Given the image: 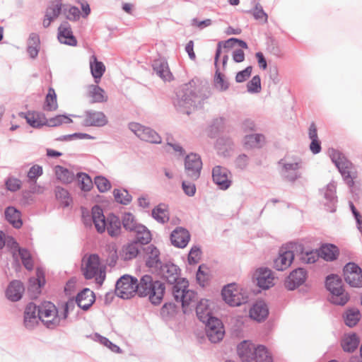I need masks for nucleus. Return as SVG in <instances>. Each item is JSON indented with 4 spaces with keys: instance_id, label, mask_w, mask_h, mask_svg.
I'll use <instances>...</instances> for the list:
<instances>
[{
    "instance_id": "obj_1",
    "label": "nucleus",
    "mask_w": 362,
    "mask_h": 362,
    "mask_svg": "<svg viewBox=\"0 0 362 362\" xmlns=\"http://www.w3.org/2000/svg\"><path fill=\"white\" fill-rule=\"evenodd\" d=\"M328 153L332 162L338 169L351 193L358 197L360 187L356 181L358 173L354 163L342 152L335 148H329Z\"/></svg>"
},
{
    "instance_id": "obj_2",
    "label": "nucleus",
    "mask_w": 362,
    "mask_h": 362,
    "mask_svg": "<svg viewBox=\"0 0 362 362\" xmlns=\"http://www.w3.org/2000/svg\"><path fill=\"white\" fill-rule=\"evenodd\" d=\"M141 250L144 254V258H146V267H154L157 269L158 268V250L153 245L143 247L132 240L123 247V252L125 253L124 259L129 260L136 257Z\"/></svg>"
},
{
    "instance_id": "obj_3",
    "label": "nucleus",
    "mask_w": 362,
    "mask_h": 362,
    "mask_svg": "<svg viewBox=\"0 0 362 362\" xmlns=\"http://www.w3.org/2000/svg\"><path fill=\"white\" fill-rule=\"evenodd\" d=\"M325 288L330 293L329 300L334 305L343 306L350 299V295L344 288L342 279L338 274H332L326 277Z\"/></svg>"
},
{
    "instance_id": "obj_4",
    "label": "nucleus",
    "mask_w": 362,
    "mask_h": 362,
    "mask_svg": "<svg viewBox=\"0 0 362 362\" xmlns=\"http://www.w3.org/2000/svg\"><path fill=\"white\" fill-rule=\"evenodd\" d=\"M189 281L186 278L180 279V282L172 286L171 291L175 300L180 302L182 311L187 314L192 309L189 307L193 303L192 307L195 306V301L197 293L188 288Z\"/></svg>"
},
{
    "instance_id": "obj_5",
    "label": "nucleus",
    "mask_w": 362,
    "mask_h": 362,
    "mask_svg": "<svg viewBox=\"0 0 362 362\" xmlns=\"http://www.w3.org/2000/svg\"><path fill=\"white\" fill-rule=\"evenodd\" d=\"M180 268L173 262L169 261L163 264L160 260V279L165 281L161 282L160 281V303L163 298L162 296L165 291V283H167L172 287L174 284L180 282L181 279L180 278Z\"/></svg>"
},
{
    "instance_id": "obj_6",
    "label": "nucleus",
    "mask_w": 362,
    "mask_h": 362,
    "mask_svg": "<svg viewBox=\"0 0 362 362\" xmlns=\"http://www.w3.org/2000/svg\"><path fill=\"white\" fill-rule=\"evenodd\" d=\"M223 300L230 306L237 307L248 302L249 296L235 283L224 286L221 291Z\"/></svg>"
},
{
    "instance_id": "obj_7",
    "label": "nucleus",
    "mask_w": 362,
    "mask_h": 362,
    "mask_svg": "<svg viewBox=\"0 0 362 362\" xmlns=\"http://www.w3.org/2000/svg\"><path fill=\"white\" fill-rule=\"evenodd\" d=\"M198 88L194 80L185 83L176 93L175 106L189 107L194 106L198 98Z\"/></svg>"
},
{
    "instance_id": "obj_8",
    "label": "nucleus",
    "mask_w": 362,
    "mask_h": 362,
    "mask_svg": "<svg viewBox=\"0 0 362 362\" xmlns=\"http://www.w3.org/2000/svg\"><path fill=\"white\" fill-rule=\"evenodd\" d=\"M38 308V317L40 320L49 329H54L60 325L59 310L52 302H45Z\"/></svg>"
},
{
    "instance_id": "obj_9",
    "label": "nucleus",
    "mask_w": 362,
    "mask_h": 362,
    "mask_svg": "<svg viewBox=\"0 0 362 362\" xmlns=\"http://www.w3.org/2000/svg\"><path fill=\"white\" fill-rule=\"evenodd\" d=\"M158 284V280L153 281L151 275H144L139 282H136V293L140 297L148 296L150 302L157 305H158V295H156V284Z\"/></svg>"
},
{
    "instance_id": "obj_10",
    "label": "nucleus",
    "mask_w": 362,
    "mask_h": 362,
    "mask_svg": "<svg viewBox=\"0 0 362 362\" xmlns=\"http://www.w3.org/2000/svg\"><path fill=\"white\" fill-rule=\"evenodd\" d=\"M137 279L129 274L120 276L115 284V294L122 299H129L136 293Z\"/></svg>"
},
{
    "instance_id": "obj_11",
    "label": "nucleus",
    "mask_w": 362,
    "mask_h": 362,
    "mask_svg": "<svg viewBox=\"0 0 362 362\" xmlns=\"http://www.w3.org/2000/svg\"><path fill=\"white\" fill-rule=\"evenodd\" d=\"M205 324L206 337L211 343H218L221 341L225 334L222 321L216 317L208 318Z\"/></svg>"
},
{
    "instance_id": "obj_12",
    "label": "nucleus",
    "mask_w": 362,
    "mask_h": 362,
    "mask_svg": "<svg viewBox=\"0 0 362 362\" xmlns=\"http://www.w3.org/2000/svg\"><path fill=\"white\" fill-rule=\"evenodd\" d=\"M344 281L354 288L362 287V269L355 262H349L343 268Z\"/></svg>"
},
{
    "instance_id": "obj_13",
    "label": "nucleus",
    "mask_w": 362,
    "mask_h": 362,
    "mask_svg": "<svg viewBox=\"0 0 362 362\" xmlns=\"http://www.w3.org/2000/svg\"><path fill=\"white\" fill-rule=\"evenodd\" d=\"M202 168L201 157L197 153H191L185 158V170L187 175L193 181L199 178Z\"/></svg>"
},
{
    "instance_id": "obj_14",
    "label": "nucleus",
    "mask_w": 362,
    "mask_h": 362,
    "mask_svg": "<svg viewBox=\"0 0 362 362\" xmlns=\"http://www.w3.org/2000/svg\"><path fill=\"white\" fill-rule=\"evenodd\" d=\"M129 129L141 140L152 144H158V134L150 127L138 122H129Z\"/></svg>"
},
{
    "instance_id": "obj_15",
    "label": "nucleus",
    "mask_w": 362,
    "mask_h": 362,
    "mask_svg": "<svg viewBox=\"0 0 362 362\" xmlns=\"http://www.w3.org/2000/svg\"><path fill=\"white\" fill-rule=\"evenodd\" d=\"M230 172L225 167L216 165L212 169L213 182L219 189L226 190L230 187L232 180L230 179Z\"/></svg>"
},
{
    "instance_id": "obj_16",
    "label": "nucleus",
    "mask_w": 362,
    "mask_h": 362,
    "mask_svg": "<svg viewBox=\"0 0 362 362\" xmlns=\"http://www.w3.org/2000/svg\"><path fill=\"white\" fill-rule=\"evenodd\" d=\"M84 119L81 123L86 127H103L108 123V119L103 112L88 110L84 112Z\"/></svg>"
},
{
    "instance_id": "obj_17",
    "label": "nucleus",
    "mask_w": 362,
    "mask_h": 362,
    "mask_svg": "<svg viewBox=\"0 0 362 362\" xmlns=\"http://www.w3.org/2000/svg\"><path fill=\"white\" fill-rule=\"evenodd\" d=\"M252 279L257 281L258 287L263 290L269 289L274 285L272 272L267 267H260L256 269L252 275Z\"/></svg>"
},
{
    "instance_id": "obj_18",
    "label": "nucleus",
    "mask_w": 362,
    "mask_h": 362,
    "mask_svg": "<svg viewBox=\"0 0 362 362\" xmlns=\"http://www.w3.org/2000/svg\"><path fill=\"white\" fill-rule=\"evenodd\" d=\"M170 239L174 247L183 249L188 245L191 235L187 228L177 226L171 232Z\"/></svg>"
},
{
    "instance_id": "obj_19",
    "label": "nucleus",
    "mask_w": 362,
    "mask_h": 362,
    "mask_svg": "<svg viewBox=\"0 0 362 362\" xmlns=\"http://www.w3.org/2000/svg\"><path fill=\"white\" fill-rule=\"evenodd\" d=\"M307 271L301 267L293 269L284 281L285 288L293 291L302 285L306 280Z\"/></svg>"
},
{
    "instance_id": "obj_20",
    "label": "nucleus",
    "mask_w": 362,
    "mask_h": 362,
    "mask_svg": "<svg viewBox=\"0 0 362 362\" xmlns=\"http://www.w3.org/2000/svg\"><path fill=\"white\" fill-rule=\"evenodd\" d=\"M20 117L26 120V122L33 128L40 129L47 124H44L48 120L45 114L42 112L29 110L26 112H21L18 113Z\"/></svg>"
},
{
    "instance_id": "obj_21",
    "label": "nucleus",
    "mask_w": 362,
    "mask_h": 362,
    "mask_svg": "<svg viewBox=\"0 0 362 362\" xmlns=\"http://www.w3.org/2000/svg\"><path fill=\"white\" fill-rule=\"evenodd\" d=\"M294 259V253L287 247H281L279 251V256L274 260V268L278 271L286 269Z\"/></svg>"
},
{
    "instance_id": "obj_22",
    "label": "nucleus",
    "mask_w": 362,
    "mask_h": 362,
    "mask_svg": "<svg viewBox=\"0 0 362 362\" xmlns=\"http://www.w3.org/2000/svg\"><path fill=\"white\" fill-rule=\"evenodd\" d=\"M57 38L62 44L73 47L77 45V40L74 35L71 25L67 21H64L59 26Z\"/></svg>"
},
{
    "instance_id": "obj_23",
    "label": "nucleus",
    "mask_w": 362,
    "mask_h": 362,
    "mask_svg": "<svg viewBox=\"0 0 362 362\" xmlns=\"http://www.w3.org/2000/svg\"><path fill=\"white\" fill-rule=\"evenodd\" d=\"M95 294L88 288L80 291L75 297L76 305L83 310L87 311L95 302Z\"/></svg>"
},
{
    "instance_id": "obj_24",
    "label": "nucleus",
    "mask_w": 362,
    "mask_h": 362,
    "mask_svg": "<svg viewBox=\"0 0 362 362\" xmlns=\"http://www.w3.org/2000/svg\"><path fill=\"white\" fill-rule=\"evenodd\" d=\"M38 308L33 303L30 302L25 308L23 315V325L28 329H33L38 325Z\"/></svg>"
},
{
    "instance_id": "obj_25",
    "label": "nucleus",
    "mask_w": 362,
    "mask_h": 362,
    "mask_svg": "<svg viewBox=\"0 0 362 362\" xmlns=\"http://www.w3.org/2000/svg\"><path fill=\"white\" fill-rule=\"evenodd\" d=\"M105 230L111 238H117L122 234V223L119 217L113 213H110L107 216V221L104 224Z\"/></svg>"
},
{
    "instance_id": "obj_26",
    "label": "nucleus",
    "mask_w": 362,
    "mask_h": 362,
    "mask_svg": "<svg viewBox=\"0 0 362 362\" xmlns=\"http://www.w3.org/2000/svg\"><path fill=\"white\" fill-rule=\"evenodd\" d=\"M337 185L332 181L327 185L324 193V197L327 200L325 204V209L327 211L334 213L337 209V197L336 195Z\"/></svg>"
},
{
    "instance_id": "obj_27",
    "label": "nucleus",
    "mask_w": 362,
    "mask_h": 362,
    "mask_svg": "<svg viewBox=\"0 0 362 362\" xmlns=\"http://www.w3.org/2000/svg\"><path fill=\"white\" fill-rule=\"evenodd\" d=\"M25 291L23 284L19 280L11 281L5 292L6 298L12 302H17L22 298Z\"/></svg>"
},
{
    "instance_id": "obj_28",
    "label": "nucleus",
    "mask_w": 362,
    "mask_h": 362,
    "mask_svg": "<svg viewBox=\"0 0 362 362\" xmlns=\"http://www.w3.org/2000/svg\"><path fill=\"white\" fill-rule=\"evenodd\" d=\"M269 315L267 305L264 301L255 303L250 310V316L257 322H264Z\"/></svg>"
},
{
    "instance_id": "obj_29",
    "label": "nucleus",
    "mask_w": 362,
    "mask_h": 362,
    "mask_svg": "<svg viewBox=\"0 0 362 362\" xmlns=\"http://www.w3.org/2000/svg\"><path fill=\"white\" fill-rule=\"evenodd\" d=\"M131 233L134 234L132 240L134 243H139L140 246L148 245L152 239L151 231L143 224L138 226L137 228Z\"/></svg>"
},
{
    "instance_id": "obj_30",
    "label": "nucleus",
    "mask_w": 362,
    "mask_h": 362,
    "mask_svg": "<svg viewBox=\"0 0 362 362\" xmlns=\"http://www.w3.org/2000/svg\"><path fill=\"white\" fill-rule=\"evenodd\" d=\"M91 214L97 232L100 234L103 233L105 231L104 224L107 221V217L105 216L103 209L98 205H95L92 208Z\"/></svg>"
},
{
    "instance_id": "obj_31",
    "label": "nucleus",
    "mask_w": 362,
    "mask_h": 362,
    "mask_svg": "<svg viewBox=\"0 0 362 362\" xmlns=\"http://www.w3.org/2000/svg\"><path fill=\"white\" fill-rule=\"evenodd\" d=\"M321 258L327 262L336 260L339 255V247L332 243H325L319 248Z\"/></svg>"
},
{
    "instance_id": "obj_32",
    "label": "nucleus",
    "mask_w": 362,
    "mask_h": 362,
    "mask_svg": "<svg viewBox=\"0 0 362 362\" xmlns=\"http://www.w3.org/2000/svg\"><path fill=\"white\" fill-rule=\"evenodd\" d=\"M196 314L199 321L204 322L208 318L214 317L209 307V300L202 298L196 304Z\"/></svg>"
},
{
    "instance_id": "obj_33",
    "label": "nucleus",
    "mask_w": 362,
    "mask_h": 362,
    "mask_svg": "<svg viewBox=\"0 0 362 362\" xmlns=\"http://www.w3.org/2000/svg\"><path fill=\"white\" fill-rule=\"evenodd\" d=\"M90 69L94 82L97 84L99 83L105 71L104 64L98 61L95 55H92L90 60Z\"/></svg>"
},
{
    "instance_id": "obj_34",
    "label": "nucleus",
    "mask_w": 362,
    "mask_h": 362,
    "mask_svg": "<svg viewBox=\"0 0 362 362\" xmlns=\"http://www.w3.org/2000/svg\"><path fill=\"white\" fill-rule=\"evenodd\" d=\"M5 218L13 226V228L19 229L23 226L21 213L14 206H8L5 209Z\"/></svg>"
},
{
    "instance_id": "obj_35",
    "label": "nucleus",
    "mask_w": 362,
    "mask_h": 362,
    "mask_svg": "<svg viewBox=\"0 0 362 362\" xmlns=\"http://www.w3.org/2000/svg\"><path fill=\"white\" fill-rule=\"evenodd\" d=\"M265 143L262 134H251L244 136L243 144L245 148H261Z\"/></svg>"
},
{
    "instance_id": "obj_36",
    "label": "nucleus",
    "mask_w": 362,
    "mask_h": 362,
    "mask_svg": "<svg viewBox=\"0 0 362 362\" xmlns=\"http://www.w3.org/2000/svg\"><path fill=\"white\" fill-rule=\"evenodd\" d=\"M99 257L98 255H91L88 258L85 269L83 271V276L86 279L90 280L96 276L98 272Z\"/></svg>"
},
{
    "instance_id": "obj_37",
    "label": "nucleus",
    "mask_w": 362,
    "mask_h": 362,
    "mask_svg": "<svg viewBox=\"0 0 362 362\" xmlns=\"http://www.w3.org/2000/svg\"><path fill=\"white\" fill-rule=\"evenodd\" d=\"M253 351H256V348L246 341L241 342L238 346V354L243 362H250L253 360L255 355Z\"/></svg>"
},
{
    "instance_id": "obj_38",
    "label": "nucleus",
    "mask_w": 362,
    "mask_h": 362,
    "mask_svg": "<svg viewBox=\"0 0 362 362\" xmlns=\"http://www.w3.org/2000/svg\"><path fill=\"white\" fill-rule=\"evenodd\" d=\"M27 44V52L29 57L33 59H35L40 49V39L39 35L36 33H30Z\"/></svg>"
},
{
    "instance_id": "obj_39",
    "label": "nucleus",
    "mask_w": 362,
    "mask_h": 362,
    "mask_svg": "<svg viewBox=\"0 0 362 362\" xmlns=\"http://www.w3.org/2000/svg\"><path fill=\"white\" fill-rule=\"evenodd\" d=\"M359 338L356 333H351L345 336L341 340V346L344 352L353 353L359 345Z\"/></svg>"
},
{
    "instance_id": "obj_40",
    "label": "nucleus",
    "mask_w": 362,
    "mask_h": 362,
    "mask_svg": "<svg viewBox=\"0 0 362 362\" xmlns=\"http://www.w3.org/2000/svg\"><path fill=\"white\" fill-rule=\"evenodd\" d=\"M283 168L287 173L284 178L288 182L293 183L301 176L300 173L298 172L300 168V163L298 162L284 163Z\"/></svg>"
},
{
    "instance_id": "obj_41",
    "label": "nucleus",
    "mask_w": 362,
    "mask_h": 362,
    "mask_svg": "<svg viewBox=\"0 0 362 362\" xmlns=\"http://www.w3.org/2000/svg\"><path fill=\"white\" fill-rule=\"evenodd\" d=\"M342 317L346 326L354 327L359 322L361 315L358 308H349L345 310Z\"/></svg>"
},
{
    "instance_id": "obj_42",
    "label": "nucleus",
    "mask_w": 362,
    "mask_h": 362,
    "mask_svg": "<svg viewBox=\"0 0 362 362\" xmlns=\"http://www.w3.org/2000/svg\"><path fill=\"white\" fill-rule=\"evenodd\" d=\"M214 66L216 69L214 78V87L220 91H226L229 88V82L225 78L224 74L220 71L218 62L214 61Z\"/></svg>"
},
{
    "instance_id": "obj_43",
    "label": "nucleus",
    "mask_w": 362,
    "mask_h": 362,
    "mask_svg": "<svg viewBox=\"0 0 362 362\" xmlns=\"http://www.w3.org/2000/svg\"><path fill=\"white\" fill-rule=\"evenodd\" d=\"M54 170L57 178L64 184L71 183L76 177L73 171L61 165H56Z\"/></svg>"
},
{
    "instance_id": "obj_44",
    "label": "nucleus",
    "mask_w": 362,
    "mask_h": 362,
    "mask_svg": "<svg viewBox=\"0 0 362 362\" xmlns=\"http://www.w3.org/2000/svg\"><path fill=\"white\" fill-rule=\"evenodd\" d=\"M58 108L57 94L52 87H49L46 95L42 109L44 111L52 112Z\"/></svg>"
},
{
    "instance_id": "obj_45",
    "label": "nucleus",
    "mask_w": 362,
    "mask_h": 362,
    "mask_svg": "<svg viewBox=\"0 0 362 362\" xmlns=\"http://www.w3.org/2000/svg\"><path fill=\"white\" fill-rule=\"evenodd\" d=\"M62 0H52L49 1L45 11V17H50L51 20H55L62 13Z\"/></svg>"
},
{
    "instance_id": "obj_46",
    "label": "nucleus",
    "mask_w": 362,
    "mask_h": 362,
    "mask_svg": "<svg viewBox=\"0 0 362 362\" xmlns=\"http://www.w3.org/2000/svg\"><path fill=\"white\" fill-rule=\"evenodd\" d=\"M88 95L92 98L91 103H103L107 101L105 90L96 84L90 85Z\"/></svg>"
},
{
    "instance_id": "obj_47",
    "label": "nucleus",
    "mask_w": 362,
    "mask_h": 362,
    "mask_svg": "<svg viewBox=\"0 0 362 362\" xmlns=\"http://www.w3.org/2000/svg\"><path fill=\"white\" fill-rule=\"evenodd\" d=\"M196 279L197 283L202 287H205L209 285L211 275L209 274V269L205 264H202L199 266L197 272Z\"/></svg>"
},
{
    "instance_id": "obj_48",
    "label": "nucleus",
    "mask_w": 362,
    "mask_h": 362,
    "mask_svg": "<svg viewBox=\"0 0 362 362\" xmlns=\"http://www.w3.org/2000/svg\"><path fill=\"white\" fill-rule=\"evenodd\" d=\"M122 223L123 228L129 232L135 230L137 226L142 225L136 221L135 216L130 212H125L122 217Z\"/></svg>"
},
{
    "instance_id": "obj_49",
    "label": "nucleus",
    "mask_w": 362,
    "mask_h": 362,
    "mask_svg": "<svg viewBox=\"0 0 362 362\" xmlns=\"http://www.w3.org/2000/svg\"><path fill=\"white\" fill-rule=\"evenodd\" d=\"M225 119L222 117L213 119L209 127L208 135L210 138H216L224 129Z\"/></svg>"
},
{
    "instance_id": "obj_50",
    "label": "nucleus",
    "mask_w": 362,
    "mask_h": 362,
    "mask_svg": "<svg viewBox=\"0 0 362 362\" xmlns=\"http://www.w3.org/2000/svg\"><path fill=\"white\" fill-rule=\"evenodd\" d=\"M253 352L255 354L253 360L255 362H273L272 356L265 346L258 345L256 347V351Z\"/></svg>"
},
{
    "instance_id": "obj_51",
    "label": "nucleus",
    "mask_w": 362,
    "mask_h": 362,
    "mask_svg": "<svg viewBox=\"0 0 362 362\" xmlns=\"http://www.w3.org/2000/svg\"><path fill=\"white\" fill-rule=\"evenodd\" d=\"M78 186L83 192H89L93 188V181L90 176L86 173H78L76 177Z\"/></svg>"
},
{
    "instance_id": "obj_52",
    "label": "nucleus",
    "mask_w": 362,
    "mask_h": 362,
    "mask_svg": "<svg viewBox=\"0 0 362 362\" xmlns=\"http://www.w3.org/2000/svg\"><path fill=\"white\" fill-rule=\"evenodd\" d=\"M160 78L164 82H171L175 80V77L171 72L168 62L165 59L160 57Z\"/></svg>"
},
{
    "instance_id": "obj_53",
    "label": "nucleus",
    "mask_w": 362,
    "mask_h": 362,
    "mask_svg": "<svg viewBox=\"0 0 362 362\" xmlns=\"http://www.w3.org/2000/svg\"><path fill=\"white\" fill-rule=\"evenodd\" d=\"M72 122V119L70 118L69 115H58L53 117L49 118L48 120H46L44 124H47V127H57L63 124H70Z\"/></svg>"
},
{
    "instance_id": "obj_54",
    "label": "nucleus",
    "mask_w": 362,
    "mask_h": 362,
    "mask_svg": "<svg viewBox=\"0 0 362 362\" xmlns=\"http://www.w3.org/2000/svg\"><path fill=\"white\" fill-rule=\"evenodd\" d=\"M177 312V306L173 303H166L160 309V315L165 320L173 317Z\"/></svg>"
},
{
    "instance_id": "obj_55",
    "label": "nucleus",
    "mask_w": 362,
    "mask_h": 362,
    "mask_svg": "<svg viewBox=\"0 0 362 362\" xmlns=\"http://www.w3.org/2000/svg\"><path fill=\"white\" fill-rule=\"evenodd\" d=\"M55 196L57 199L62 202L64 207H68L72 202V198L69 191L62 187H56Z\"/></svg>"
},
{
    "instance_id": "obj_56",
    "label": "nucleus",
    "mask_w": 362,
    "mask_h": 362,
    "mask_svg": "<svg viewBox=\"0 0 362 362\" xmlns=\"http://www.w3.org/2000/svg\"><path fill=\"white\" fill-rule=\"evenodd\" d=\"M236 45V38L230 37L225 41H220L217 44L216 50L214 56V61L216 62H218L221 54V48L223 47L225 49H230L234 47Z\"/></svg>"
},
{
    "instance_id": "obj_57",
    "label": "nucleus",
    "mask_w": 362,
    "mask_h": 362,
    "mask_svg": "<svg viewBox=\"0 0 362 362\" xmlns=\"http://www.w3.org/2000/svg\"><path fill=\"white\" fill-rule=\"evenodd\" d=\"M94 337L95 341H98L100 344L104 345L105 346H107L112 352L117 354H120L122 352V350L120 349V347L110 341L108 338L103 337L98 333H95Z\"/></svg>"
},
{
    "instance_id": "obj_58",
    "label": "nucleus",
    "mask_w": 362,
    "mask_h": 362,
    "mask_svg": "<svg viewBox=\"0 0 362 362\" xmlns=\"http://www.w3.org/2000/svg\"><path fill=\"white\" fill-rule=\"evenodd\" d=\"M95 137L86 134L76 132L71 134L62 135L55 139L57 141H69L73 139H94Z\"/></svg>"
},
{
    "instance_id": "obj_59",
    "label": "nucleus",
    "mask_w": 362,
    "mask_h": 362,
    "mask_svg": "<svg viewBox=\"0 0 362 362\" xmlns=\"http://www.w3.org/2000/svg\"><path fill=\"white\" fill-rule=\"evenodd\" d=\"M202 250L199 245H193L189 252L187 261L189 264H196L201 259Z\"/></svg>"
},
{
    "instance_id": "obj_60",
    "label": "nucleus",
    "mask_w": 362,
    "mask_h": 362,
    "mask_svg": "<svg viewBox=\"0 0 362 362\" xmlns=\"http://www.w3.org/2000/svg\"><path fill=\"white\" fill-rule=\"evenodd\" d=\"M94 184L97 187L98 191L104 193L111 188L110 182L103 175L95 176L94 179Z\"/></svg>"
},
{
    "instance_id": "obj_61",
    "label": "nucleus",
    "mask_w": 362,
    "mask_h": 362,
    "mask_svg": "<svg viewBox=\"0 0 362 362\" xmlns=\"http://www.w3.org/2000/svg\"><path fill=\"white\" fill-rule=\"evenodd\" d=\"M267 50L272 54L281 57L282 52L278 41L274 37H269L267 40Z\"/></svg>"
},
{
    "instance_id": "obj_62",
    "label": "nucleus",
    "mask_w": 362,
    "mask_h": 362,
    "mask_svg": "<svg viewBox=\"0 0 362 362\" xmlns=\"http://www.w3.org/2000/svg\"><path fill=\"white\" fill-rule=\"evenodd\" d=\"M124 191L126 192L125 195H123L119 189H114L113 195L115 201L117 203L123 205H127L132 202V197L130 194H129L127 190L124 189Z\"/></svg>"
},
{
    "instance_id": "obj_63",
    "label": "nucleus",
    "mask_w": 362,
    "mask_h": 362,
    "mask_svg": "<svg viewBox=\"0 0 362 362\" xmlns=\"http://www.w3.org/2000/svg\"><path fill=\"white\" fill-rule=\"evenodd\" d=\"M247 91L251 93H257L261 91V78L259 75L254 76L247 83Z\"/></svg>"
},
{
    "instance_id": "obj_64",
    "label": "nucleus",
    "mask_w": 362,
    "mask_h": 362,
    "mask_svg": "<svg viewBox=\"0 0 362 362\" xmlns=\"http://www.w3.org/2000/svg\"><path fill=\"white\" fill-rule=\"evenodd\" d=\"M319 249L316 250L307 251L302 254L301 260L307 264H313L316 262L319 257H321Z\"/></svg>"
}]
</instances>
